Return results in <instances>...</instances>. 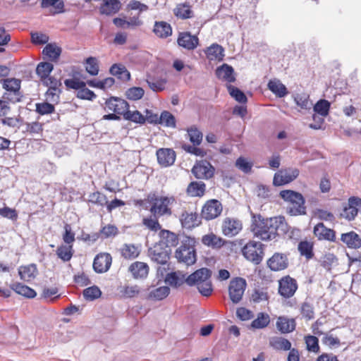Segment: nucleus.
I'll return each mask as SVG.
<instances>
[{
    "mask_svg": "<svg viewBox=\"0 0 361 361\" xmlns=\"http://www.w3.org/2000/svg\"><path fill=\"white\" fill-rule=\"evenodd\" d=\"M177 203L174 195H159L157 192H149L145 199L135 200V206L148 209L152 214L162 216H171L173 214V206Z\"/></svg>",
    "mask_w": 361,
    "mask_h": 361,
    "instance_id": "1",
    "label": "nucleus"
},
{
    "mask_svg": "<svg viewBox=\"0 0 361 361\" xmlns=\"http://www.w3.org/2000/svg\"><path fill=\"white\" fill-rule=\"evenodd\" d=\"M212 271L207 268H201L189 275L185 283L189 286H197L202 295L209 297L213 292V287L210 280Z\"/></svg>",
    "mask_w": 361,
    "mask_h": 361,
    "instance_id": "2",
    "label": "nucleus"
},
{
    "mask_svg": "<svg viewBox=\"0 0 361 361\" xmlns=\"http://www.w3.org/2000/svg\"><path fill=\"white\" fill-rule=\"evenodd\" d=\"M272 221V219H265L260 214H254L250 226L254 237L264 241L274 238L276 229L274 227Z\"/></svg>",
    "mask_w": 361,
    "mask_h": 361,
    "instance_id": "3",
    "label": "nucleus"
},
{
    "mask_svg": "<svg viewBox=\"0 0 361 361\" xmlns=\"http://www.w3.org/2000/svg\"><path fill=\"white\" fill-rule=\"evenodd\" d=\"M279 196L286 202V211L290 215L298 216L306 214L305 201L301 193L292 190H284L280 192Z\"/></svg>",
    "mask_w": 361,
    "mask_h": 361,
    "instance_id": "4",
    "label": "nucleus"
},
{
    "mask_svg": "<svg viewBox=\"0 0 361 361\" xmlns=\"http://www.w3.org/2000/svg\"><path fill=\"white\" fill-rule=\"evenodd\" d=\"M175 257L179 263H183L186 266L194 264L197 260L195 240L190 237H186L176 249Z\"/></svg>",
    "mask_w": 361,
    "mask_h": 361,
    "instance_id": "5",
    "label": "nucleus"
},
{
    "mask_svg": "<svg viewBox=\"0 0 361 361\" xmlns=\"http://www.w3.org/2000/svg\"><path fill=\"white\" fill-rule=\"evenodd\" d=\"M3 89L5 90L2 98L11 103L20 102L22 94L20 92L21 80L15 78L1 80Z\"/></svg>",
    "mask_w": 361,
    "mask_h": 361,
    "instance_id": "6",
    "label": "nucleus"
},
{
    "mask_svg": "<svg viewBox=\"0 0 361 361\" xmlns=\"http://www.w3.org/2000/svg\"><path fill=\"white\" fill-rule=\"evenodd\" d=\"M242 253L248 261L259 264L264 258V245L260 242L250 240L242 248Z\"/></svg>",
    "mask_w": 361,
    "mask_h": 361,
    "instance_id": "7",
    "label": "nucleus"
},
{
    "mask_svg": "<svg viewBox=\"0 0 361 361\" xmlns=\"http://www.w3.org/2000/svg\"><path fill=\"white\" fill-rule=\"evenodd\" d=\"M223 204L216 199H209L204 202L200 211L201 218L207 221L214 220L221 216Z\"/></svg>",
    "mask_w": 361,
    "mask_h": 361,
    "instance_id": "8",
    "label": "nucleus"
},
{
    "mask_svg": "<svg viewBox=\"0 0 361 361\" xmlns=\"http://www.w3.org/2000/svg\"><path fill=\"white\" fill-rule=\"evenodd\" d=\"M171 249L164 243H155L148 250V256L150 259L160 264H165L170 259Z\"/></svg>",
    "mask_w": 361,
    "mask_h": 361,
    "instance_id": "9",
    "label": "nucleus"
},
{
    "mask_svg": "<svg viewBox=\"0 0 361 361\" xmlns=\"http://www.w3.org/2000/svg\"><path fill=\"white\" fill-rule=\"evenodd\" d=\"M298 285L297 281L286 275L279 280V294L285 299L293 297L298 290Z\"/></svg>",
    "mask_w": 361,
    "mask_h": 361,
    "instance_id": "10",
    "label": "nucleus"
},
{
    "mask_svg": "<svg viewBox=\"0 0 361 361\" xmlns=\"http://www.w3.org/2000/svg\"><path fill=\"white\" fill-rule=\"evenodd\" d=\"M246 286V281L243 278L237 277L231 281L228 293L229 298L233 303H238L241 300Z\"/></svg>",
    "mask_w": 361,
    "mask_h": 361,
    "instance_id": "11",
    "label": "nucleus"
},
{
    "mask_svg": "<svg viewBox=\"0 0 361 361\" xmlns=\"http://www.w3.org/2000/svg\"><path fill=\"white\" fill-rule=\"evenodd\" d=\"M299 173V170L295 168L282 169L274 174L273 183L276 186L290 183L298 178Z\"/></svg>",
    "mask_w": 361,
    "mask_h": 361,
    "instance_id": "12",
    "label": "nucleus"
},
{
    "mask_svg": "<svg viewBox=\"0 0 361 361\" xmlns=\"http://www.w3.org/2000/svg\"><path fill=\"white\" fill-rule=\"evenodd\" d=\"M214 167L206 160L197 162L192 168V173L197 179H210L214 176Z\"/></svg>",
    "mask_w": 361,
    "mask_h": 361,
    "instance_id": "13",
    "label": "nucleus"
},
{
    "mask_svg": "<svg viewBox=\"0 0 361 361\" xmlns=\"http://www.w3.org/2000/svg\"><path fill=\"white\" fill-rule=\"evenodd\" d=\"M179 221L183 228L192 229L201 224L202 218L196 211L184 209L180 214Z\"/></svg>",
    "mask_w": 361,
    "mask_h": 361,
    "instance_id": "14",
    "label": "nucleus"
},
{
    "mask_svg": "<svg viewBox=\"0 0 361 361\" xmlns=\"http://www.w3.org/2000/svg\"><path fill=\"white\" fill-rule=\"evenodd\" d=\"M243 229V223L236 218L226 217L221 224V231L225 236L233 237Z\"/></svg>",
    "mask_w": 361,
    "mask_h": 361,
    "instance_id": "15",
    "label": "nucleus"
},
{
    "mask_svg": "<svg viewBox=\"0 0 361 361\" xmlns=\"http://www.w3.org/2000/svg\"><path fill=\"white\" fill-rule=\"evenodd\" d=\"M267 265L273 271L285 270L289 265L288 255L281 252H275L267 259Z\"/></svg>",
    "mask_w": 361,
    "mask_h": 361,
    "instance_id": "16",
    "label": "nucleus"
},
{
    "mask_svg": "<svg viewBox=\"0 0 361 361\" xmlns=\"http://www.w3.org/2000/svg\"><path fill=\"white\" fill-rule=\"evenodd\" d=\"M129 107V104L126 100L111 97L106 100L104 110L112 111L120 116V115L123 116V114Z\"/></svg>",
    "mask_w": 361,
    "mask_h": 361,
    "instance_id": "17",
    "label": "nucleus"
},
{
    "mask_svg": "<svg viewBox=\"0 0 361 361\" xmlns=\"http://www.w3.org/2000/svg\"><path fill=\"white\" fill-rule=\"evenodd\" d=\"M112 257L109 253L101 252L96 255L93 261V269L95 272L102 274L106 272L111 267Z\"/></svg>",
    "mask_w": 361,
    "mask_h": 361,
    "instance_id": "18",
    "label": "nucleus"
},
{
    "mask_svg": "<svg viewBox=\"0 0 361 361\" xmlns=\"http://www.w3.org/2000/svg\"><path fill=\"white\" fill-rule=\"evenodd\" d=\"M157 161L162 167L172 166L176 157L175 151L170 148H160L156 152Z\"/></svg>",
    "mask_w": 361,
    "mask_h": 361,
    "instance_id": "19",
    "label": "nucleus"
},
{
    "mask_svg": "<svg viewBox=\"0 0 361 361\" xmlns=\"http://www.w3.org/2000/svg\"><path fill=\"white\" fill-rule=\"evenodd\" d=\"M313 233L319 240L336 241V231L327 228L323 223L317 224L314 227Z\"/></svg>",
    "mask_w": 361,
    "mask_h": 361,
    "instance_id": "20",
    "label": "nucleus"
},
{
    "mask_svg": "<svg viewBox=\"0 0 361 361\" xmlns=\"http://www.w3.org/2000/svg\"><path fill=\"white\" fill-rule=\"evenodd\" d=\"M178 44L187 50H193L199 45V39L189 32H180L177 39Z\"/></svg>",
    "mask_w": 361,
    "mask_h": 361,
    "instance_id": "21",
    "label": "nucleus"
},
{
    "mask_svg": "<svg viewBox=\"0 0 361 361\" xmlns=\"http://www.w3.org/2000/svg\"><path fill=\"white\" fill-rule=\"evenodd\" d=\"M149 268L147 263L139 261L132 263L128 268V271L136 279H145L149 274Z\"/></svg>",
    "mask_w": 361,
    "mask_h": 361,
    "instance_id": "22",
    "label": "nucleus"
},
{
    "mask_svg": "<svg viewBox=\"0 0 361 361\" xmlns=\"http://www.w3.org/2000/svg\"><path fill=\"white\" fill-rule=\"evenodd\" d=\"M276 326L281 334H288L295 330L296 322L294 318L281 316L278 317Z\"/></svg>",
    "mask_w": 361,
    "mask_h": 361,
    "instance_id": "23",
    "label": "nucleus"
},
{
    "mask_svg": "<svg viewBox=\"0 0 361 361\" xmlns=\"http://www.w3.org/2000/svg\"><path fill=\"white\" fill-rule=\"evenodd\" d=\"M341 240L350 249L361 247V237L353 231L342 233Z\"/></svg>",
    "mask_w": 361,
    "mask_h": 361,
    "instance_id": "24",
    "label": "nucleus"
},
{
    "mask_svg": "<svg viewBox=\"0 0 361 361\" xmlns=\"http://www.w3.org/2000/svg\"><path fill=\"white\" fill-rule=\"evenodd\" d=\"M121 8L119 0H102L99 7V13L102 15L112 16L117 13Z\"/></svg>",
    "mask_w": 361,
    "mask_h": 361,
    "instance_id": "25",
    "label": "nucleus"
},
{
    "mask_svg": "<svg viewBox=\"0 0 361 361\" xmlns=\"http://www.w3.org/2000/svg\"><path fill=\"white\" fill-rule=\"evenodd\" d=\"M206 184L202 181H192L187 188L186 194L190 197H202L206 193Z\"/></svg>",
    "mask_w": 361,
    "mask_h": 361,
    "instance_id": "26",
    "label": "nucleus"
},
{
    "mask_svg": "<svg viewBox=\"0 0 361 361\" xmlns=\"http://www.w3.org/2000/svg\"><path fill=\"white\" fill-rule=\"evenodd\" d=\"M174 16L181 20L192 18L194 16V11L192 6L188 2L178 4L173 9Z\"/></svg>",
    "mask_w": 361,
    "mask_h": 361,
    "instance_id": "27",
    "label": "nucleus"
},
{
    "mask_svg": "<svg viewBox=\"0 0 361 361\" xmlns=\"http://www.w3.org/2000/svg\"><path fill=\"white\" fill-rule=\"evenodd\" d=\"M37 268L35 264L21 266L18 269V274L20 279L27 282H30L33 280L37 276Z\"/></svg>",
    "mask_w": 361,
    "mask_h": 361,
    "instance_id": "28",
    "label": "nucleus"
},
{
    "mask_svg": "<svg viewBox=\"0 0 361 361\" xmlns=\"http://www.w3.org/2000/svg\"><path fill=\"white\" fill-rule=\"evenodd\" d=\"M233 68L226 63L218 67L216 70V77L228 82H233L235 80Z\"/></svg>",
    "mask_w": 361,
    "mask_h": 361,
    "instance_id": "29",
    "label": "nucleus"
},
{
    "mask_svg": "<svg viewBox=\"0 0 361 361\" xmlns=\"http://www.w3.org/2000/svg\"><path fill=\"white\" fill-rule=\"evenodd\" d=\"M153 32L159 38L165 39L172 35L171 25L165 21H156Z\"/></svg>",
    "mask_w": 361,
    "mask_h": 361,
    "instance_id": "30",
    "label": "nucleus"
},
{
    "mask_svg": "<svg viewBox=\"0 0 361 361\" xmlns=\"http://www.w3.org/2000/svg\"><path fill=\"white\" fill-rule=\"evenodd\" d=\"M159 236L161 240L158 242V243H164L166 246H169V248L172 247H175L178 243V235L168 230L161 229L159 233Z\"/></svg>",
    "mask_w": 361,
    "mask_h": 361,
    "instance_id": "31",
    "label": "nucleus"
},
{
    "mask_svg": "<svg viewBox=\"0 0 361 361\" xmlns=\"http://www.w3.org/2000/svg\"><path fill=\"white\" fill-rule=\"evenodd\" d=\"M352 200H355V197L348 199V204L343 207L341 213V216L348 221L353 220L357 214V204H356V201Z\"/></svg>",
    "mask_w": 361,
    "mask_h": 361,
    "instance_id": "32",
    "label": "nucleus"
},
{
    "mask_svg": "<svg viewBox=\"0 0 361 361\" xmlns=\"http://www.w3.org/2000/svg\"><path fill=\"white\" fill-rule=\"evenodd\" d=\"M269 346L276 350L286 351L290 349L291 343L287 338L280 336H274L269 339Z\"/></svg>",
    "mask_w": 361,
    "mask_h": 361,
    "instance_id": "33",
    "label": "nucleus"
},
{
    "mask_svg": "<svg viewBox=\"0 0 361 361\" xmlns=\"http://www.w3.org/2000/svg\"><path fill=\"white\" fill-rule=\"evenodd\" d=\"M204 52L210 61H222L224 56L223 47L217 44H212Z\"/></svg>",
    "mask_w": 361,
    "mask_h": 361,
    "instance_id": "34",
    "label": "nucleus"
},
{
    "mask_svg": "<svg viewBox=\"0 0 361 361\" xmlns=\"http://www.w3.org/2000/svg\"><path fill=\"white\" fill-rule=\"evenodd\" d=\"M202 243L208 247L220 248L225 244V240L222 238L211 233L202 236Z\"/></svg>",
    "mask_w": 361,
    "mask_h": 361,
    "instance_id": "35",
    "label": "nucleus"
},
{
    "mask_svg": "<svg viewBox=\"0 0 361 361\" xmlns=\"http://www.w3.org/2000/svg\"><path fill=\"white\" fill-rule=\"evenodd\" d=\"M11 289L18 295L27 298H34L37 293L35 290L29 286L21 283H14L11 285Z\"/></svg>",
    "mask_w": 361,
    "mask_h": 361,
    "instance_id": "36",
    "label": "nucleus"
},
{
    "mask_svg": "<svg viewBox=\"0 0 361 361\" xmlns=\"http://www.w3.org/2000/svg\"><path fill=\"white\" fill-rule=\"evenodd\" d=\"M110 73L123 81H128L130 79V73L126 66L121 63H115L110 68Z\"/></svg>",
    "mask_w": 361,
    "mask_h": 361,
    "instance_id": "37",
    "label": "nucleus"
},
{
    "mask_svg": "<svg viewBox=\"0 0 361 361\" xmlns=\"http://www.w3.org/2000/svg\"><path fill=\"white\" fill-rule=\"evenodd\" d=\"M44 57L51 61H56L61 54V49L53 44H47L42 51Z\"/></svg>",
    "mask_w": 361,
    "mask_h": 361,
    "instance_id": "38",
    "label": "nucleus"
},
{
    "mask_svg": "<svg viewBox=\"0 0 361 361\" xmlns=\"http://www.w3.org/2000/svg\"><path fill=\"white\" fill-rule=\"evenodd\" d=\"M121 255L126 259L137 257L140 253L139 247L133 244H124L120 249Z\"/></svg>",
    "mask_w": 361,
    "mask_h": 361,
    "instance_id": "39",
    "label": "nucleus"
},
{
    "mask_svg": "<svg viewBox=\"0 0 361 361\" xmlns=\"http://www.w3.org/2000/svg\"><path fill=\"white\" fill-rule=\"evenodd\" d=\"M161 216L158 215L152 214L148 216H145L142 219V225L147 229L157 232L161 230V226L159 224V218Z\"/></svg>",
    "mask_w": 361,
    "mask_h": 361,
    "instance_id": "40",
    "label": "nucleus"
},
{
    "mask_svg": "<svg viewBox=\"0 0 361 361\" xmlns=\"http://www.w3.org/2000/svg\"><path fill=\"white\" fill-rule=\"evenodd\" d=\"M123 118L126 121L142 125L146 121L147 118L142 115L139 111H130L129 109L126 111L123 116Z\"/></svg>",
    "mask_w": 361,
    "mask_h": 361,
    "instance_id": "41",
    "label": "nucleus"
},
{
    "mask_svg": "<svg viewBox=\"0 0 361 361\" xmlns=\"http://www.w3.org/2000/svg\"><path fill=\"white\" fill-rule=\"evenodd\" d=\"M268 88L279 97H283L288 94L286 86L278 80H270Z\"/></svg>",
    "mask_w": 361,
    "mask_h": 361,
    "instance_id": "42",
    "label": "nucleus"
},
{
    "mask_svg": "<svg viewBox=\"0 0 361 361\" xmlns=\"http://www.w3.org/2000/svg\"><path fill=\"white\" fill-rule=\"evenodd\" d=\"M73 245H61L57 247L56 255L63 262H68L73 255Z\"/></svg>",
    "mask_w": 361,
    "mask_h": 361,
    "instance_id": "43",
    "label": "nucleus"
},
{
    "mask_svg": "<svg viewBox=\"0 0 361 361\" xmlns=\"http://www.w3.org/2000/svg\"><path fill=\"white\" fill-rule=\"evenodd\" d=\"M270 323V317L268 314L259 312L256 319H255L250 327L253 329H260L267 327Z\"/></svg>",
    "mask_w": 361,
    "mask_h": 361,
    "instance_id": "44",
    "label": "nucleus"
},
{
    "mask_svg": "<svg viewBox=\"0 0 361 361\" xmlns=\"http://www.w3.org/2000/svg\"><path fill=\"white\" fill-rule=\"evenodd\" d=\"M306 349L308 352L317 354L320 352L319 339L313 335H307L304 337Z\"/></svg>",
    "mask_w": 361,
    "mask_h": 361,
    "instance_id": "45",
    "label": "nucleus"
},
{
    "mask_svg": "<svg viewBox=\"0 0 361 361\" xmlns=\"http://www.w3.org/2000/svg\"><path fill=\"white\" fill-rule=\"evenodd\" d=\"M53 69L54 66L52 63L49 62H40L36 68V73L39 78L40 81L50 76Z\"/></svg>",
    "mask_w": 361,
    "mask_h": 361,
    "instance_id": "46",
    "label": "nucleus"
},
{
    "mask_svg": "<svg viewBox=\"0 0 361 361\" xmlns=\"http://www.w3.org/2000/svg\"><path fill=\"white\" fill-rule=\"evenodd\" d=\"M294 100L296 104L301 109H310L312 106V103L310 99V96L308 94L305 92L297 93L294 97Z\"/></svg>",
    "mask_w": 361,
    "mask_h": 361,
    "instance_id": "47",
    "label": "nucleus"
},
{
    "mask_svg": "<svg viewBox=\"0 0 361 361\" xmlns=\"http://www.w3.org/2000/svg\"><path fill=\"white\" fill-rule=\"evenodd\" d=\"M313 243L307 240H302L298 244V251L302 256H305L307 259H310L314 257Z\"/></svg>",
    "mask_w": 361,
    "mask_h": 361,
    "instance_id": "48",
    "label": "nucleus"
},
{
    "mask_svg": "<svg viewBox=\"0 0 361 361\" xmlns=\"http://www.w3.org/2000/svg\"><path fill=\"white\" fill-rule=\"evenodd\" d=\"M25 130L24 133H27L31 135H42L44 130V124L39 121L25 123Z\"/></svg>",
    "mask_w": 361,
    "mask_h": 361,
    "instance_id": "49",
    "label": "nucleus"
},
{
    "mask_svg": "<svg viewBox=\"0 0 361 361\" xmlns=\"http://www.w3.org/2000/svg\"><path fill=\"white\" fill-rule=\"evenodd\" d=\"M148 86L154 92H161L165 89L167 80L164 78L148 77L146 80Z\"/></svg>",
    "mask_w": 361,
    "mask_h": 361,
    "instance_id": "50",
    "label": "nucleus"
},
{
    "mask_svg": "<svg viewBox=\"0 0 361 361\" xmlns=\"http://www.w3.org/2000/svg\"><path fill=\"white\" fill-rule=\"evenodd\" d=\"M170 293V289L167 286H161L151 290L148 298L154 300H161L166 298Z\"/></svg>",
    "mask_w": 361,
    "mask_h": 361,
    "instance_id": "51",
    "label": "nucleus"
},
{
    "mask_svg": "<svg viewBox=\"0 0 361 361\" xmlns=\"http://www.w3.org/2000/svg\"><path fill=\"white\" fill-rule=\"evenodd\" d=\"M187 132L190 138V141L195 146H198L202 141V133L195 126H192L187 129Z\"/></svg>",
    "mask_w": 361,
    "mask_h": 361,
    "instance_id": "52",
    "label": "nucleus"
},
{
    "mask_svg": "<svg viewBox=\"0 0 361 361\" xmlns=\"http://www.w3.org/2000/svg\"><path fill=\"white\" fill-rule=\"evenodd\" d=\"M42 8H48L53 6L54 8V13H61L64 11V4L61 0H42Z\"/></svg>",
    "mask_w": 361,
    "mask_h": 361,
    "instance_id": "53",
    "label": "nucleus"
},
{
    "mask_svg": "<svg viewBox=\"0 0 361 361\" xmlns=\"http://www.w3.org/2000/svg\"><path fill=\"white\" fill-rule=\"evenodd\" d=\"M159 123L166 127L175 128L176 118L169 111H164L159 117Z\"/></svg>",
    "mask_w": 361,
    "mask_h": 361,
    "instance_id": "54",
    "label": "nucleus"
},
{
    "mask_svg": "<svg viewBox=\"0 0 361 361\" xmlns=\"http://www.w3.org/2000/svg\"><path fill=\"white\" fill-rule=\"evenodd\" d=\"M185 275L179 276L176 272L168 274L166 276V282L175 287L180 286L185 282Z\"/></svg>",
    "mask_w": 361,
    "mask_h": 361,
    "instance_id": "55",
    "label": "nucleus"
},
{
    "mask_svg": "<svg viewBox=\"0 0 361 361\" xmlns=\"http://www.w3.org/2000/svg\"><path fill=\"white\" fill-rule=\"evenodd\" d=\"M226 87L230 95L232 97H233L237 102L243 104L247 102V97L240 90L231 85H227Z\"/></svg>",
    "mask_w": 361,
    "mask_h": 361,
    "instance_id": "56",
    "label": "nucleus"
},
{
    "mask_svg": "<svg viewBox=\"0 0 361 361\" xmlns=\"http://www.w3.org/2000/svg\"><path fill=\"white\" fill-rule=\"evenodd\" d=\"M330 103L326 99L319 100L314 106V111L322 116H326L329 114Z\"/></svg>",
    "mask_w": 361,
    "mask_h": 361,
    "instance_id": "57",
    "label": "nucleus"
},
{
    "mask_svg": "<svg viewBox=\"0 0 361 361\" xmlns=\"http://www.w3.org/2000/svg\"><path fill=\"white\" fill-rule=\"evenodd\" d=\"M338 259L333 253H326L321 258V265L326 270H331V267L337 263Z\"/></svg>",
    "mask_w": 361,
    "mask_h": 361,
    "instance_id": "58",
    "label": "nucleus"
},
{
    "mask_svg": "<svg viewBox=\"0 0 361 361\" xmlns=\"http://www.w3.org/2000/svg\"><path fill=\"white\" fill-rule=\"evenodd\" d=\"M300 313L306 320H311L314 317V307L309 302H303L300 307Z\"/></svg>",
    "mask_w": 361,
    "mask_h": 361,
    "instance_id": "59",
    "label": "nucleus"
},
{
    "mask_svg": "<svg viewBox=\"0 0 361 361\" xmlns=\"http://www.w3.org/2000/svg\"><path fill=\"white\" fill-rule=\"evenodd\" d=\"M36 112L40 115L51 114L55 111L54 105L48 102L37 103Z\"/></svg>",
    "mask_w": 361,
    "mask_h": 361,
    "instance_id": "60",
    "label": "nucleus"
},
{
    "mask_svg": "<svg viewBox=\"0 0 361 361\" xmlns=\"http://www.w3.org/2000/svg\"><path fill=\"white\" fill-rule=\"evenodd\" d=\"M101 295L100 289L96 286L87 288L83 290V296L87 300H94L99 298Z\"/></svg>",
    "mask_w": 361,
    "mask_h": 361,
    "instance_id": "61",
    "label": "nucleus"
},
{
    "mask_svg": "<svg viewBox=\"0 0 361 361\" xmlns=\"http://www.w3.org/2000/svg\"><path fill=\"white\" fill-rule=\"evenodd\" d=\"M89 201L91 203L102 207L104 206L107 203L106 196L99 191L91 193L89 196Z\"/></svg>",
    "mask_w": 361,
    "mask_h": 361,
    "instance_id": "62",
    "label": "nucleus"
},
{
    "mask_svg": "<svg viewBox=\"0 0 361 361\" xmlns=\"http://www.w3.org/2000/svg\"><path fill=\"white\" fill-rule=\"evenodd\" d=\"M86 71L91 75H97L99 73V64L97 59L94 57H89L86 59Z\"/></svg>",
    "mask_w": 361,
    "mask_h": 361,
    "instance_id": "63",
    "label": "nucleus"
},
{
    "mask_svg": "<svg viewBox=\"0 0 361 361\" xmlns=\"http://www.w3.org/2000/svg\"><path fill=\"white\" fill-rule=\"evenodd\" d=\"M99 233L104 238H112L118 233V229L114 225L107 224L102 227Z\"/></svg>",
    "mask_w": 361,
    "mask_h": 361,
    "instance_id": "64",
    "label": "nucleus"
}]
</instances>
